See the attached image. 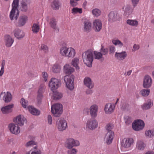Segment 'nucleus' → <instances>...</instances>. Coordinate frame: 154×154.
I'll list each match as a JSON object with an SVG mask.
<instances>
[{"instance_id":"1","label":"nucleus","mask_w":154,"mask_h":154,"mask_svg":"<svg viewBox=\"0 0 154 154\" xmlns=\"http://www.w3.org/2000/svg\"><path fill=\"white\" fill-rule=\"evenodd\" d=\"M19 3V0H14L12 5V9L10 14V18L11 20H16L18 18L19 14L17 9Z\"/></svg>"},{"instance_id":"2","label":"nucleus","mask_w":154,"mask_h":154,"mask_svg":"<svg viewBox=\"0 0 154 154\" xmlns=\"http://www.w3.org/2000/svg\"><path fill=\"white\" fill-rule=\"evenodd\" d=\"M82 58L84 63L89 67H91L93 61V54L91 51L88 50L83 53Z\"/></svg>"},{"instance_id":"3","label":"nucleus","mask_w":154,"mask_h":154,"mask_svg":"<svg viewBox=\"0 0 154 154\" xmlns=\"http://www.w3.org/2000/svg\"><path fill=\"white\" fill-rule=\"evenodd\" d=\"M51 111L54 117H60L63 112L62 105L58 103H56L52 105Z\"/></svg>"},{"instance_id":"4","label":"nucleus","mask_w":154,"mask_h":154,"mask_svg":"<svg viewBox=\"0 0 154 154\" xmlns=\"http://www.w3.org/2000/svg\"><path fill=\"white\" fill-rule=\"evenodd\" d=\"M64 80L66 88L71 91L73 90L74 88V76L73 75H66L64 76Z\"/></svg>"},{"instance_id":"5","label":"nucleus","mask_w":154,"mask_h":154,"mask_svg":"<svg viewBox=\"0 0 154 154\" xmlns=\"http://www.w3.org/2000/svg\"><path fill=\"white\" fill-rule=\"evenodd\" d=\"M79 142L72 138H69L66 139L65 143V146L68 149H71L72 147L79 145Z\"/></svg>"},{"instance_id":"6","label":"nucleus","mask_w":154,"mask_h":154,"mask_svg":"<svg viewBox=\"0 0 154 154\" xmlns=\"http://www.w3.org/2000/svg\"><path fill=\"white\" fill-rule=\"evenodd\" d=\"M61 85L60 81L54 78H52L49 83V86L53 91L59 87Z\"/></svg>"},{"instance_id":"7","label":"nucleus","mask_w":154,"mask_h":154,"mask_svg":"<svg viewBox=\"0 0 154 154\" xmlns=\"http://www.w3.org/2000/svg\"><path fill=\"white\" fill-rule=\"evenodd\" d=\"M144 126V122L141 120H137L134 121L132 124L133 129L136 131L142 130Z\"/></svg>"},{"instance_id":"8","label":"nucleus","mask_w":154,"mask_h":154,"mask_svg":"<svg viewBox=\"0 0 154 154\" xmlns=\"http://www.w3.org/2000/svg\"><path fill=\"white\" fill-rule=\"evenodd\" d=\"M13 121L18 126H23L25 123H26L27 122L26 119L21 115H19L16 117L14 118Z\"/></svg>"},{"instance_id":"9","label":"nucleus","mask_w":154,"mask_h":154,"mask_svg":"<svg viewBox=\"0 0 154 154\" xmlns=\"http://www.w3.org/2000/svg\"><path fill=\"white\" fill-rule=\"evenodd\" d=\"M152 83L151 77L148 75L145 76L143 78V86L145 88H148L151 87Z\"/></svg>"},{"instance_id":"10","label":"nucleus","mask_w":154,"mask_h":154,"mask_svg":"<svg viewBox=\"0 0 154 154\" xmlns=\"http://www.w3.org/2000/svg\"><path fill=\"white\" fill-rule=\"evenodd\" d=\"M0 97L2 98L5 103H8L11 101L12 97L11 93L9 92H2L0 94Z\"/></svg>"},{"instance_id":"11","label":"nucleus","mask_w":154,"mask_h":154,"mask_svg":"<svg viewBox=\"0 0 154 154\" xmlns=\"http://www.w3.org/2000/svg\"><path fill=\"white\" fill-rule=\"evenodd\" d=\"M57 127L59 131H62L65 130L67 127V123L64 119L58 120L56 122Z\"/></svg>"},{"instance_id":"12","label":"nucleus","mask_w":154,"mask_h":154,"mask_svg":"<svg viewBox=\"0 0 154 154\" xmlns=\"http://www.w3.org/2000/svg\"><path fill=\"white\" fill-rule=\"evenodd\" d=\"M8 128L10 132L13 134H17L20 133V128L16 123H10L8 125Z\"/></svg>"},{"instance_id":"13","label":"nucleus","mask_w":154,"mask_h":154,"mask_svg":"<svg viewBox=\"0 0 154 154\" xmlns=\"http://www.w3.org/2000/svg\"><path fill=\"white\" fill-rule=\"evenodd\" d=\"M108 20L110 22H113L120 20L118 14L116 12L111 11L108 15Z\"/></svg>"},{"instance_id":"14","label":"nucleus","mask_w":154,"mask_h":154,"mask_svg":"<svg viewBox=\"0 0 154 154\" xmlns=\"http://www.w3.org/2000/svg\"><path fill=\"white\" fill-rule=\"evenodd\" d=\"M14 106L13 104L5 106L1 109L2 113L4 114H8L11 113L13 111V108Z\"/></svg>"},{"instance_id":"15","label":"nucleus","mask_w":154,"mask_h":154,"mask_svg":"<svg viewBox=\"0 0 154 154\" xmlns=\"http://www.w3.org/2000/svg\"><path fill=\"white\" fill-rule=\"evenodd\" d=\"M114 136V133L113 131L107 132L104 138V140L107 144H110L112 143Z\"/></svg>"},{"instance_id":"16","label":"nucleus","mask_w":154,"mask_h":154,"mask_svg":"<svg viewBox=\"0 0 154 154\" xmlns=\"http://www.w3.org/2000/svg\"><path fill=\"white\" fill-rule=\"evenodd\" d=\"M13 32L15 37L19 40L23 38L25 35L23 31L19 29H15Z\"/></svg>"},{"instance_id":"17","label":"nucleus","mask_w":154,"mask_h":154,"mask_svg":"<svg viewBox=\"0 0 154 154\" xmlns=\"http://www.w3.org/2000/svg\"><path fill=\"white\" fill-rule=\"evenodd\" d=\"M93 28L96 32H99L102 28V23L98 19H96L93 22Z\"/></svg>"},{"instance_id":"18","label":"nucleus","mask_w":154,"mask_h":154,"mask_svg":"<svg viewBox=\"0 0 154 154\" xmlns=\"http://www.w3.org/2000/svg\"><path fill=\"white\" fill-rule=\"evenodd\" d=\"M27 19V17L25 15L20 16L18 20V22L16 24V26L20 27L24 26L26 23Z\"/></svg>"},{"instance_id":"19","label":"nucleus","mask_w":154,"mask_h":154,"mask_svg":"<svg viewBox=\"0 0 154 154\" xmlns=\"http://www.w3.org/2000/svg\"><path fill=\"white\" fill-rule=\"evenodd\" d=\"M134 142V140L131 138H124L122 141V146L126 148H128L131 146Z\"/></svg>"},{"instance_id":"20","label":"nucleus","mask_w":154,"mask_h":154,"mask_svg":"<svg viewBox=\"0 0 154 154\" xmlns=\"http://www.w3.org/2000/svg\"><path fill=\"white\" fill-rule=\"evenodd\" d=\"M87 125L88 128L91 130L95 129L97 126V123L96 120L91 119L90 120H88Z\"/></svg>"},{"instance_id":"21","label":"nucleus","mask_w":154,"mask_h":154,"mask_svg":"<svg viewBox=\"0 0 154 154\" xmlns=\"http://www.w3.org/2000/svg\"><path fill=\"white\" fill-rule=\"evenodd\" d=\"M75 71L73 68L69 64H66L63 67V72L65 74H70Z\"/></svg>"},{"instance_id":"22","label":"nucleus","mask_w":154,"mask_h":154,"mask_svg":"<svg viewBox=\"0 0 154 154\" xmlns=\"http://www.w3.org/2000/svg\"><path fill=\"white\" fill-rule=\"evenodd\" d=\"M84 83L85 86L88 88L91 89L93 88L94 85L91 79L88 77H86L84 81Z\"/></svg>"},{"instance_id":"23","label":"nucleus","mask_w":154,"mask_h":154,"mask_svg":"<svg viewBox=\"0 0 154 154\" xmlns=\"http://www.w3.org/2000/svg\"><path fill=\"white\" fill-rule=\"evenodd\" d=\"M14 40L11 36L9 35H6L5 36V42L6 47H11L13 44Z\"/></svg>"},{"instance_id":"24","label":"nucleus","mask_w":154,"mask_h":154,"mask_svg":"<svg viewBox=\"0 0 154 154\" xmlns=\"http://www.w3.org/2000/svg\"><path fill=\"white\" fill-rule=\"evenodd\" d=\"M90 114L92 117H95L97 116L98 106L96 105L92 106L90 107Z\"/></svg>"},{"instance_id":"25","label":"nucleus","mask_w":154,"mask_h":154,"mask_svg":"<svg viewBox=\"0 0 154 154\" xmlns=\"http://www.w3.org/2000/svg\"><path fill=\"white\" fill-rule=\"evenodd\" d=\"M153 105L152 101L150 99H149L146 103L141 105V108L143 110H147L149 109Z\"/></svg>"},{"instance_id":"26","label":"nucleus","mask_w":154,"mask_h":154,"mask_svg":"<svg viewBox=\"0 0 154 154\" xmlns=\"http://www.w3.org/2000/svg\"><path fill=\"white\" fill-rule=\"evenodd\" d=\"M115 106H113L110 103L106 104L104 110L106 114H110L113 112L114 110Z\"/></svg>"},{"instance_id":"27","label":"nucleus","mask_w":154,"mask_h":154,"mask_svg":"<svg viewBox=\"0 0 154 154\" xmlns=\"http://www.w3.org/2000/svg\"><path fill=\"white\" fill-rule=\"evenodd\" d=\"M127 55L126 52L125 51L121 53L116 52L115 53V57L119 60H122L124 59Z\"/></svg>"},{"instance_id":"28","label":"nucleus","mask_w":154,"mask_h":154,"mask_svg":"<svg viewBox=\"0 0 154 154\" xmlns=\"http://www.w3.org/2000/svg\"><path fill=\"white\" fill-rule=\"evenodd\" d=\"M28 108L29 112L34 115L38 116L40 114V111L32 106H29L28 107Z\"/></svg>"},{"instance_id":"29","label":"nucleus","mask_w":154,"mask_h":154,"mask_svg":"<svg viewBox=\"0 0 154 154\" xmlns=\"http://www.w3.org/2000/svg\"><path fill=\"white\" fill-rule=\"evenodd\" d=\"M26 2L25 0H22L20 2V9L22 11L24 12L27 11L28 7Z\"/></svg>"},{"instance_id":"30","label":"nucleus","mask_w":154,"mask_h":154,"mask_svg":"<svg viewBox=\"0 0 154 154\" xmlns=\"http://www.w3.org/2000/svg\"><path fill=\"white\" fill-rule=\"evenodd\" d=\"M49 24L51 27L53 28L55 31H56L57 32L59 31V28H57L56 26L57 22L55 19L53 18L51 19V21Z\"/></svg>"},{"instance_id":"31","label":"nucleus","mask_w":154,"mask_h":154,"mask_svg":"<svg viewBox=\"0 0 154 154\" xmlns=\"http://www.w3.org/2000/svg\"><path fill=\"white\" fill-rule=\"evenodd\" d=\"M94 54L95 56V58L96 59L100 60V62H103L104 60V58L103 57L102 54L101 52L97 51H94Z\"/></svg>"},{"instance_id":"32","label":"nucleus","mask_w":154,"mask_h":154,"mask_svg":"<svg viewBox=\"0 0 154 154\" xmlns=\"http://www.w3.org/2000/svg\"><path fill=\"white\" fill-rule=\"evenodd\" d=\"M84 30L85 32H88L91 31V24L89 21L84 22Z\"/></svg>"},{"instance_id":"33","label":"nucleus","mask_w":154,"mask_h":154,"mask_svg":"<svg viewBox=\"0 0 154 154\" xmlns=\"http://www.w3.org/2000/svg\"><path fill=\"white\" fill-rule=\"evenodd\" d=\"M146 146L145 144L140 140L138 141L137 143L136 148L138 150H143Z\"/></svg>"},{"instance_id":"34","label":"nucleus","mask_w":154,"mask_h":154,"mask_svg":"<svg viewBox=\"0 0 154 154\" xmlns=\"http://www.w3.org/2000/svg\"><path fill=\"white\" fill-rule=\"evenodd\" d=\"M75 54V50L72 48H70L68 49V51L67 52L66 57L72 58L74 57Z\"/></svg>"},{"instance_id":"35","label":"nucleus","mask_w":154,"mask_h":154,"mask_svg":"<svg viewBox=\"0 0 154 154\" xmlns=\"http://www.w3.org/2000/svg\"><path fill=\"white\" fill-rule=\"evenodd\" d=\"M53 92V95L52 98L54 100H57L61 98L62 97V94L61 93L58 92L57 91H54Z\"/></svg>"},{"instance_id":"36","label":"nucleus","mask_w":154,"mask_h":154,"mask_svg":"<svg viewBox=\"0 0 154 154\" xmlns=\"http://www.w3.org/2000/svg\"><path fill=\"white\" fill-rule=\"evenodd\" d=\"M132 12V9L131 6L129 5H127L125 8L124 15L128 16L131 14Z\"/></svg>"},{"instance_id":"37","label":"nucleus","mask_w":154,"mask_h":154,"mask_svg":"<svg viewBox=\"0 0 154 154\" xmlns=\"http://www.w3.org/2000/svg\"><path fill=\"white\" fill-rule=\"evenodd\" d=\"M51 5L54 10H57L59 9L60 4L58 0H54L53 2Z\"/></svg>"},{"instance_id":"38","label":"nucleus","mask_w":154,"mask_h":154,"mask_svg":"<svg viewBox=\"0 0 154 154\" xmlns=\"http://www.w3.org/2000/svg\"><path fill=\"white\" fill-rule=\"evenodd\" d=\"M69 48L66 47H63L60 50V53L63 56L66 57L67 52L68 51Z\"/></svg>"},{"instance_id":"39","label":"nucleus","mask_w":154,"mask_h":154,"mask_svg":"<svg viewBox=\"0 0 154 154\" xmlns=\"http://www.w3.org/2000/svg\"><path fill=\"white\" fill-rule=\"evenodd\" d=\"M79 63V60L78 58H75L72 60L71 62L72 65L74 67H75L76 69H79V67L78 66Z\"/></svg>"},{"instance_id":"40","label":"nucleus","mask_w":154,"mask_h":154,"mask_svg":"<svg viewBox=\"0 0 154 154\" xmlns=\"http://www.w3.org/2000/svg\"><path fill=\"white\" fill-rule=\"evenodd\" d=\"M150 92L149 89H143L140 91V93L143 96L147 97L149 95Z\"/></svg>"},{"instance_id":"41","label":"nucleus","mask_w":154,"mask_h":154,"mask_svg":"<svg viewBox=\"0 0 154 154\" xmlns=\"http://www.w3.org/2000/svg\"><path fill=\"white\" fill-rule=\"evenodd\" d=\"M34 139L35 137H33L32 139V140L27 142L25 145V146L28 147L31 146H32L34 145H37V143L33 140Z\"/></svg>"},{"instance_id":"42","label":"nucleus","mask_w":154,"mask_h":154,"mask_svg":"<svg viewBox=\"0 0 154 154\" xmlns=\"http://www.w3.org/2000/svg\"><path fill=\"white\" fill-rule=\"evenodd\" d=\"M128 24L132 26H137L138 24V21L136 20H128L127 21Z\"/></svg>"},{"instance_id":"43","label":"nucleus","mask_w":154,"mask_h":154,"mask_svg":"<svg viewBox=\"0 0 154 154\" xmlns=\"http://www.w3.org/2000/svg\"><path fill=\"white\" fill-rule=\"evenodd\" d=\"M92 13L94 16L98 17L101 14V12L99 9L95 8L92 10Z\"/></svg>"},{"instance_id":"44","label":"nucleus","mask_w":154,"mask_h":154,"mask_svg":"<svg viewBox=\"0 0 154 154\" xmlns=\"http://www.w3.org/2000/svg\"><path fill=\"white\" fill-rule=\"evenodd\" d=\"M39 26L38 24L34 23L32 26V31L35 33L38 32L39 30Z\"/></svg>"},{"instance_id":"45","label":"nucleus","mask_w":154,"mask_h":154,"mask_svg":"<svg viewBox=\"0 0 154 154\" xmlns=\"http://www.w3.org/2000/svg\"><path fill=\"white\" fill-rule=\"evenodd\" d=\"M145 135L148 137L151 138L154 136V130H149L145 132Z\"/></svg>"},{"instance_id":"46","label":"nucleus","mask_w":154,"mask_h":154,"mask_svg":"<svg viewBox=\"0 0 154 154\" xmlns=\"http://www.w3.org/2000/svg\"><path fill=\"white\" fill-rule=\"evenodd\" d=\"M28 102L24 98H22L21 100L20 103L23 107L26 108L28 105Z\"/></svg>"},{"instance_id":"47","label":"nucleus","mask_w":154,"mask_h":154,"mask_svg":"<svg viewBox=\"0 0 154 154\" xmlns=\"http://www.w3.org/2000/svg\"><path fill=\"white\" fill-rule=\"evenodd\" d=\"M108 49L107 48H104L103 46H102L100 50V52H101L103 55H106L108 54Z\"/></svg>"},{"instance_id":"48","label":"nucleus","mask_w":154,"mask_h":154,"mask_svg":"<svg viewBox=\"0 0 154 154\" xmlns=\"http://www.w3.org/2000/svg\"><path fill=\"white\" fill-rule=\"evenodd\" d=\"M72 13L74 14H76L77 13H82V9L79 8H74L72 10Z\"/></svg>"},{"instance_id":"49","label":"nucleus","mask_w":154,"mask_h":154,"mask_svg":"<svg viewBox=\"0 0 154 154\" xmlns=\"http://www.w3.org/2000/svg\"><path fill=\"white\" fill-rule=\"evenodd\" d=\"M52 70L53 72L57 73L60 72V68L59 66L57 65H54L52 67Z\"/></svg>"},{"instance_id":"50","label":"nucleus","mask_w":154,"mask_h":154,"mask_svg":"<svg viewBox=\"0 0 154 154\" xmlns=\"http://www.w3.org/2000/svg\"><path fill=\"white\" fill-rule=\"evenodd\" d=\"M113 127L114 126L113 124L111 123H109L106 125L105 128L107 131V132H110L112 131L111 130L113 128Z\"/></svg>"},{"instance_id":"51","label":"nucleus","mask_w":154,"mask_h":154,"mask_svg":"<svg viewBox=\"0 0 154 154\" xmlns=\"http://www.w3.org/2000/svg\"><path fill=\"white\" fill-rule=\"evenodd\" d=\"M112 43L115 45H118L120 47H122L123 45V43L119 40H113L112 41Z\"/></svg>"},{"instance_id":"52","label":"nucleus","mask_w":154,"mask_h":154,"mask_svg":"<svg viewBox=\"0 0 154 154\" xmlns=\"http://www.w3.org/2000/svg\"><path fill=\"white\" fill-rule=\"evenodd\" d=\"M41 50H43L45 53H47L48 51V48L47 45L42 44L41 46Z\"/></svg>"},{"instance_id":"53","label":"nucleus","mask_w":154,"mask_h":154,"mask_svg":"<svg viewBox=\"0 0 154 154\" xmlns=\"http://www.w3.org/2000/svg\"><path fill=\"white\" fill-rule=\"evenodd\" d=\"M44 91L43 85H41L38 91V95H42V93Z\"/></svg>"},{"instance_id":"54","label":"nucleus","mask_w":154,"mask_h":154,"mask_svg":"<svg viewBox=\"0 0 154 154\" xmlns=\"http://www.w3.org/2000/svg\"><path fill=\"white\" fill-rule=\"evenodd\" d=\"M43 97L42 95H41L40 94L38 95H37V101L38 103V104H40L42 103V100Z\"/></svg>"},{"instance_id":"55","label":"nucleus","mask_w":154,"mask_h":154,"mask_svg":"<svg viewBox=\"0 0 154 154\" xmlns=\"http://www.w3.org/2000/svg\"><path fill=\"white\" fill-rule=\"evenodd\" d=\"M30 152L26 153V154H30ZM42 152L41 150L39 149H38L35 151H34L32 152L31 154H41Z\"/></svg>"},{"instance_id":"56","label":"nucleus","mask_w":154,"mask_h":154,"mask_svg":"<svg viewBox=\"0 0 154 154\" xmlns=\"http://www.w3.org/2000/svg\"><path fill=\"white\" fill-rule=\"evenodd\" d=\"M68 154H76L77 150L73 148L72 150L68 151Z\"/></svg>"},{"instance_id":"57","label":"nucleus","mask_w":154,"mask_h":154,"mask_svg":"<svg viewBox=\"0 0 154 154\" xmlns=\"http://www.w3.org/2000/svg\"><path fill=\"white\" fill-rule=\"evenodd\" d=\"M109 52L111 53H114L115 51V47L113 45L109 46Z\"/></svg>"},{"instance_id":"58","label":"nucleus","mask_w":154,"mask_h":154,"mask_svg":"<svg viewBox=\"0 0 154 154\" xmlns=\"http://www.w3.org/2000/svg\"><path fill=\"white\" fill-rule=\"evenodd\" d=\"M42 77L44 78V80L46 82L47 81L48 77V74L45 72H43L42 74Z\"/></svg>"},{"instance_id":"59","label":"nucleus","mask_w":154,"mask_h":154,"mask_svg":"<svg viewBox=\"0 0 154 154\" xmlns=\"http://www.w3.org/2000/svg\"><path fill=\"white\" fill-rule=\"evenodd\" d=\"M48 123L51 125L52 123V120L51 116L50 115H48Z\"/></svg>"},{"instance_id":"60","label":"nucleus","mask_w":154,"mask_h":154,"mask_svg":"<svg viewBox=\"0 0 154 154\" xmlns=\"http://www.w3.org/2000/svg\"><path fill=\"white\" fill-rule=\"evenodd\" d=\"M91 89H87L86 91V94L87 95H91L93 93V91Z\"/></svg>"},{"instance_id":"61","label":"nucleus","mask_w":154,"mask_h":154,"mask_svg":"<svg viewBox=\"0 0 154 154\" xmlns=\"http://www.w3.org/2000/svg\"><path fill=\"white\" fill-rule=\"evenodd\" d=\"M139 46L136 44H134L133 47V49L132 50V51H135L136 50H138L139 48Z\"/></svg>"},{"instance_id":"62","label":"nucleus","mask_w":154,"mask_h":154,"mask_svg":"<svg viewBox=\"0 0 154 154\" xmlns=\"http://www.w3.org/2000/svg\"><path fill=\"white\" fill-rule=\"evenodd\" d=\"M129 106V105L127 103H125L122 106V108L124 111L127 108H128Z\"/></svg>"},{"instance_id":"63","label":"nucleus","mask_w":154,"mask_h":154,"mask_svg":"<svg viewBox=\"0 0 154 154\" xmlns=\"http://www.w3.org/2000/svg\"><path fill=\"white\" fill-rule=\"evenodd\" d=\"M132 3L134 7H135L137 4L139 0H131Z\"/></svg>"},{"instance_id":"64","label":"nucleus","mask_w":154,"mask_h":154,"mask_svg":"<svg viewBox=\"0 0 154 154\" xmlns=\"http://www.w3.org/2000/svg\"><path fill=\"white\" fill-rule=\"evenodd\" d=\"M5 65V60H3L2 63L1 68L4 69V66Z\"/></svg>"}]
</instances>
